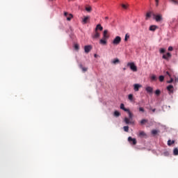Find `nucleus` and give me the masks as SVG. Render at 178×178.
Returning <instances> with one entry per match:
<instances>
[{
  "mask_svg": "<svg viewBox=\"0 0 178 178\" xmlns=\"http://www.w3.org/2000/svg\"><path fill=\"white\" fill-rule=\"evenodd\" d=\"M167 90L170 92H173V86L170 85L167 87Z\"/></svg>",
  "mask_w": 178,
  "mask_h": 178,
  "instance_id": "obj_18",
  "label": "nucleus"
},
{
  "mask_svg": "<svg viewBox=\"0 0 178 178\" xmlns=\"http://www.w3.org/2000/svg\"><path fill=\"white\" fill-rule=\"evenodd\" d=\"M124 131H126L127 133L129 132V126H125L123 127Z\"/></svg>",
  "mask_w": 178,
  "mask_h": 178,
  "instance_id": "obj_35",
  "label": "nucleus"
},
{
  "mask_svg": "<svg viewBox=\"0 0 178 178\" xmlns=\"http://www.w3.org/2000/svg\"><path fill=\"white\" fill-rule=\"evenodd\" d=\"M69 13L67 12H65L64 13V16H65V17H67Z\"/></svg>",
  "mask_w": 178,
  "mask_h": 178,
  "instance_id": "obj_43",
  "label": "nucleus"
},
{
  "mask_svg": "<svg viewBox=\"0 0 178 178\" xmlns=\"http://www.w3.org/2000/svg\"><path fill=\"white\" fill-rule=\"evenodd\" d=\"M109 38V35H108V30H104L103 33V39L108 40Z\"/></svg>",
  "mask_w": 178,
  "mask_h": 178,
  "instance_id": "obj_7",
  "label": "nucleus"
},
{
  "mask_svg": "<svg viewBox=\"0 0 178 178\" xmlns=\"http://www.w3.org/2000/svg\"><path fill=\"white\" fill-rule=\"evenodd\" d=\"M145 90L147 91V92H148L149 94H152V92L154 91V89L151 87V86H147L145 88Z\"/></svg>",
  "mask_w": 178,
  "mask_h": 178,
  "instance_id": "obj_12",
  "label": "nucleus"
},
{
  "mask_svg": "<svg viewBox=\"0 0 178 178\" xmlns=\"http://www.w3.org/2000/svg\"><path fill=\"white\" fill-rule=\"evenodd\" d=\"M156 2V6H158L159 5V0H155Z\"/></svg>",
  "mask_w": 178,
  "mask_h": 178,
  "instance_id": "obj_42",
  "label": "nucleus"
},
{
  "mask_svg": "<svg viewBox=\"0 0 178 178\" xmlns=\"http://www.w3.org/2000/svg\"><path fill=\"white\" fill-rule=\"evenodd\" d=\"M148 122V120L143 119L140 121V124H145V123Z\"/></svg>",
  "mask_w": 178,
  "mask_h": 178,
  "instance_id": "obj_29",
  "label": "nucleus"
},
{
  "mask_svg": "<svg viewBox=\"0 0 178 178\" xmlns=\"http://www.w3.org/2000/svg\"><path fill=\"white\" fill-rule=\"evenodd\" d=\"M160 54H165V49H161Z\"/></svg>",
  "mask_w": 178,
  "mask_h": 178,
  "instance_id": "obj_41",
  "label": "nucleus"
},
{
  "mask_svg": "<svg viewBox=\"0 0 178 178\" xmlns=\"http://www.w3.org/2000/svg\"><path fill=\"white\" fill-rule=\"evenodd\" d=\"M128 99H129V101H133V95L132 94H129L128 95Z\"/></svg>",
  "mask_w": 178,
  "mask_h": 178,
  "instance_id": "obj_33",
  "label": "nucleus"
},
{
  "mask_svg": "<svg viewBox=\"0 0 178 178\" xmlns=\"http://www.w3.org/2000/svg\"><path fill=\"white\" fill-rule=\"evenodd\" d=\"M90 20V16L84 17L82 23L83 24H87Z\"/></svg>",
  "mask_w": 178,
  "mask_h": 178,
  "instance_id": "obj_9",
  "label": "nucleus"
},
{
  "mask_svg": "<svg viewBox=\"0 0 178 178\" xmlns=\"http://www.w3.org/2000/svg\"><path fill=\"white\" fill-rule=\"evenodd\" d=\"M111 63L113 65H118L119 63H120V60H119V58H114L112 61Z\"/></svg>",
  "mask_w": 178,
  "mask_h": 178,
  "instance_id": "obj_13",
  "label": "nucleus"
},
{
  "mask_svg": "<svg viewBox=\"0 0 178 178\" xmlns=\"http://www.w3.org/2000/svg\"><path fill=\"white\" fill-rule=\"evenodd\" d=\"M154 13H151V12H149L146 14V20H148V19H149V17H151V15H153Z\"/></svg>",
  "mask_w": 178,
  "mask_h": 178,
  "instance_id": "obj_21",
  "label": "nucleus"
},
{
  "mask_svg": "<svg viewBox=\"0 0 178 178\" xmlns=\"http://www.w3.org/2000/svg\"><path fill=\"white\" fill-rule=\"evenodd\" d=\"M158 133H159V131L156 130V129H153L152 130V134L153 136H156V134H158Z\"/></svg>",
  "mask_w": 178,
  "mask_h": 178,
  "instance_id": "obj_23",
  "label": "nucleus"
},
{
  "mask_svg": "<svg viewBox=\"0 0 178 178\" xmlns=\"http://www.w3.org/2000/svg\"><path fill=\"white\" fill-rule=\"evenodd\" d=\"M123 70H126V67H124V68H123Z\"/></svg>",
  "mask_w": 178,
  "mask_h": 178,
  "instance_id": "obj_50",
  "label": "nucleus"
},
{
  "mask_svg": "<svg viewBox=\"0 0 178 178\" xmlns=\"http://www.w3.org/2000/svg\"><path fill=\"white\" fill-rule=\"evenodd\" d=\"M95 58H97V54H95Z\"/></svg>",
  "mask_w": 178,
  "mask_h": 178,
  "instance_id": "obj_49",
  "label": "nucleus"
},
{
  "mask_svg": "<svg viewBox=\"0 0 178 178\" xmlns=\"http://www.w3.org/2000/svg\"><path fill=\"white\" fill-rule=\"evenodd\" d=\"M129 38H130V35H129V33H127L125 35L124 41H127V40H129Z\"/></svg>",
  "mask_w": 178,
  "mask_h": 178,
  "instance_id": "obj_34",
  "label": "nucleus"
},
{
  "mask_svg": "<svg viewBox=\"0 0 178 178\" xmlns=\"http://www.w3.org/2000/svg\"><path fill=\"white\" fill-rule=\"evenodd\" d=\"M108 19H109V17H105V19H106V20H108Z\"/></svg>",
  "mask_w": 178,
  "mask_h": 178,
  "instance_id": "obj_48",
  "label": "nucleus"
},
{
  "mask_svg": "<svg viewBox=\"0 0 178 178\" xmlns=\"http://www.w3.org/2000/svg\"><path fill=\"white\" fill-rule=\"evenodd\" d=\"M158 27L156 25H152L149 26V31H155Z\"/></svg>",
  "mask_w": 178,
  "mask_h": 178,
  "instance_id": "obj_15",
  "label": "nucleus"
},
{
  "mask_svg": "<svg viewBox=\"0 0 178 178\" xmlns=\"http://www.w3.org/2000/svg\"><path fill=\"white\" fill-rule=\"evenodd\" d=\"M91 49H92V47H91V45H87L84 47V51L86 54H88Z\"/></svg>",
  "mask_w": 178,
  "mask_h": 178,
  "instance_id": "obj_6",
  "label": "nucleus"
},
{
  "mask_svg": "<svg viewBox=\"0 0 178 178\" xmlns=\"http://www.w3.org/2000/svg\"><path fill=\"white\" fill-rule=\"evenodd\" d=\"M139 112H145V110H144V108L140 107L139 108Z\"/></svg>",
  "mask_w": 178,
  "mask_h": 178,
  "instance_id": "obj_39",
  "label": "nucleus"
},
{
  "mask_svg": "<svg viewBox=\"0 0 178 178\" xmlns=\"http://www.w3.org/2000/svg\"><path fill=\"white\" fill-rule=\"evenodd\" d=\"M49 1H54V0H49Z\"/></svg>",
  "mask_w": 178,
  "mask_h": 178,
  "instance_id": "obj_52",
  "label": "nucleus"
},
{
  "mask_svg": "<svg viewBox=\"0 0 178 178\" xmlns=\"http://www.w3.org/2000/svg\"><path fill=\"white\" fill-rule=\"evenodd\" d=\"M91 10H92V8L91 7H86V12H91Z\"/></svg>",
  "mask_w": 178,
  "mask_h": 178,
  "instance_id": "obj_32",
  "label": "nucleus"
},
{
  "mask_svg": "<svg viewBox=\"0 0 178 178\" xmlns=\"http://www.w3.org/2000/svg\"><path fill=\"white\" fill-rule=\"evenodd\" d=\"M129 113V119H131V120H133V113H131V112H130V110H129V111H127Z\"/></svg>",
  "mask_w": 178,
  "mask_h": 178,
  "instance_id": "obj_28",
  "label": "nucleus"
},
{
  "mask_svg": "<svg viewBox=\"0 0 178 178\" xmlns=\"http://www.w3.org/2000/svg\"><path fill=\"white\" fill-rule=\"evenodd\" d=\"M172 144H175V140H168V145L170 146V145H172Z\"/></svg>",
  "mask_w": 178,
  "mask_h": 178,
  "instance_id": "obj_30",
  "label": "nucleus"
},
{
  "mask_svg": "<svg viewBox=\"0 0 178 178\" xmlns=\"http://www.w3.org/2000/svg\"><path fill=\"white\" fill-rule=\"evenodd\" d=\"M152 16L154 19L156 20V22H162L163 20V18L162 17V15H155L154 13L152 14Z\"/></svg>",
  "mask_w": 178,
  "mask_h": 178,
  "instance_id": "obj_1",
  "label": "nucleus"
},
{
  "mask_svg": "<svg viewBox=\"0 0 178 178\" xmlns=\"http://www.w3.org/2000/svg\"><path fill=\"white\" fill-rule=\"evenodd\" d=\"M155 94H156V95H161V90H156L155 91Z\"/></svg>",
  "mask_w": 178,
  "mask_h": 178,
  "instance_id": "obj_36",
  "label": "nucleus"
},
{
  "mask_svg": "<svg viewBox=\"0 0 178 178\" xmlns=\"http://www.w3.org/2000/svg\"><path fill=\"white\" fill-rule=\"evenodd\" d=\"M101 34L99 32H97V31L95 30V33L92 35V38L96 39V38H99Z\"/></svg>",
  "mask_w": 178,
  "mask_h": 178,
  "instance_id": "obj_5",
  "label": "nucleus"
},
{
  "mask_svg": "<svg viewBox=\"0 0 178 178\" xmlns=\"http://www.w3.org/2000/svg\"><path fill=\"white\" fill-rule=\"evenodd\" d=\"M114 116H115V118H119V116H120V113H119L118 111H115L114 112Z\"/></svg>",
  "mask_w": 178,
  "mask_h": 178,
  "instance_id": "obj_25",
  "label": "nucleus"
},
{
  "mask_svg": "<svg viewBox=\"0 0 178 178\" xmlns=\"http://www.w3.org/2000/svg\"><path fill=\"white\" fill-rule=\"evenodd\" d=\"M127 66L130 67L132 72H137V66H136V64H134V63H128Z\"/></svg>",
  "mask_w": 178,
  "mask_h": 178,
  "instance_id": "obj_3",
  "label": "nucleus"
},
{
  "mask_svg": "<svg viewBox=\"0 0 178 178\" xmlns=\"http://www.w3.org/2000/svg\"><path fill=\"white\" fill-rule=\"evenodd\" d=\"M152 112H155V111H156V109L153 108V109H152Z\"/></svg>",
  "mask_w": 178,
  "mask_h": 178,
  "instance_id": "obj_47",
  "label": "nucleus"
},
{
  "mask_svg": "<svg viewBox=\"0 0 178 178\" xmlns=\"http://www.w3.org/2000/svg\"><path fill=\"white\" fill-rule=\"evenodd\" d=\"M106 39H101L99 41V44H101L102 45H106Z\"/></svg>",
  "mask_w": 178,
  "mask_h": 178,
  "instance_id": "obj_16",
  "label": "nucleus"
},
{
  "mask_svg": "<svg viewBox=\"0 0 178 178\" xmlns=\"http://www.w3.org/2000/svg\"><path fill=\"white\" fill-rule=\"evenodd\" d=\"M79 44H74V49H76V51H79Z\"/></svg>",
  "mask_w": 178,
  "mask_h": 178,
  "instance_id": "obj_37",
  "label": "nucleus"
},
{
  "mask_svg": "<svg viewBox=\"0 0 178 178\" xmlns=\"http://www.w3.org/2000/svg\"><path fill=\"white\" fill-rule=\"evenodd\" d=\"M165 74L169 76V77H171L172 76L170 75V73H169V72H166Z\"/></svg>",
  "mask_w": 178,
  "mask_h": 178,
  "instance_id": "obj_44",
  "label": "nucleus"
},
{
  "mask_svg": "<svg viewBox=\"0 0 178 178\" xmlns=\"http://www.w3.org/2000/svg\"><path fill=\"white\" fill-rule=\"evenodd\" d=\"M173 155H175V156L178 155V149H177V147L174 149V150H173Z\"/></svg>",
  "mask_w": 178,
  "mask_h": 178,
  "instance_id": "obj_26",
  "label": "nucleus"
},
{
  "mask_svg": "<svg viewBox=\"0 0 178 178\" xmlns=\"http://www.w3.org/2000/svg\"><path fill=\"white\" fill-rule=\"evenodd\" d=\"M124 120L126 124H130L133 123V122L130 121V119H129L128 118H125Z\"/></svg>",
  "mask_w": 178,
  "mask_h": 178,
  "instance_id": "obj_17",
  "label": "nucleus"
},
{
  "mask_svg": "<svg viewBox=\"0 0 178 178\" xmlns=\"http://www.w3.org/2000/svg\"><path fill=\"white\" fill-rule=\"evenodd\" d=\"M168 51H173V47H168Z\"/></svg>",
  "mask_w": 178,
  "mask_h": 178,
  "instance_id": "obj_45",
  "label": "nucleus"
},
{
  "mask_svg": "<svg viewBox=\"0 0 178 178\" xmlns=\"http://www.w3.org/2000/svg\"><path fill=\"white\" fill-rule=\"evenodd\" d=\"M128 141L130 143V144H132L133 145H136L137 144V140L136 138H131V136H129L128 138Z\"/></svg>",
  "mask_w": 178,
  "mask_h": 178,
  "instance_id": "obj_4",
  "label": "nucleus"
},
{
  "mask_svg": "<svg viewBox=\"0 0 178 178\" xmlns=\"http://www.w3.org/2000/svg\"><path fill=\"white\" fill-rule=\"evenodd\" d=\"M150 79H151L152 81H156V80H157L156 76H155V74H152L150 76Z\"/></svg>",
  "mask_w": 178,
  "mask_h": 178,
  "instance_id": "obj_22",
  "label": "nucleus"
},
{
  "mask_svg": "<svg viewBox=\"0 0 178 178\" xmlns=\"http://www.w3.org/2000/svg\"><path fill=\"white\" fill-rule=\"evenodd\" d=\"M72 18H73V15L69 14L68 16L67 17V20L68 22H70Z\"/></svg>",
  "mask_w": 178,
  "mask_h": 178,
  "instance_id": "obj_24",
  "label": "nucleus"
},
{
  "mask_svg": "<svg viewBox=\"0 0 178 178\" xmlns=\"http://www.w3.org/2000/svg\"><path fill=\"white\" fill-rule=\"evenodd\" d=\"M96 31H98V30H99L100 31H102V30H104V27H102V26H101V24H97L96 26V28L95 29Z\"/></svg>",
  "mask_w": 178,
  "mask_h": 178,
  "instance_id": "obj_14",
  "label": "nucleus"
},
{
  "mask_svg": "<svg viewBox=\"0 0 178 178\" xmlns=\"http://www.w3.org/2000/svg\"><path fill=\"white\" fill-rule=\"evenodd\" d=\"M170 1L173 3L174 5L178 6V0H170Z\"/></svg>",
  "mask_w": 178,
  "mask_h": 178,
  "instance_id": "obj_27",
  "label": "nucleus"
},
{
  "mask_svg": "<svg viewBox=\"0 0 178 178\" xmlns=\"http://www.w3.org/2000/svg\"><path fill=\"white\" fill-rule=\"evenodd\" d=\"M159 81H161L162 83V81H163L165 80V76H163V75H161L159 77Z\"/></svg>",
  "mask_w": 178,
  "mask_h": 178,
  "instance_id": "obj_31",
  "label": "nucleus"
},
{
  "mask_svg": "<svg viewBox=\"0 0 178 178\" xmlns=\"http://www.w3.org/2000/svg\"><path fill=\"white\" fill-rule=\"evenodd\" d=\"M120 109H122V111H124V112H129V109L124 108V104H120Z\"/></svg>",
  "mask_w": 178,
  "mask_h": 178,
  "instance_id": "obj_19",
  "label": "nucleus"
},
{
  "mask_svg": "<svg viewBox=\"0 0 178 178\" xmlns=\"http://www.w3.org/2000/svg\"><path fill=\"white\" fill-rule=\"evenodd\" d=\"M94 2H97V0H94Z\"/></svg>",
  "mask_w": 178,
  "mask_h": 178,
  "instance_id": "obj_51",
  "label": "nucleus"
},
{
  "mask_svg": "<svg viewBox=\"0 0 178 178\" xmlns=\"http://www.w3.org/2000/svg\"><path fill=\"white\" fill-rule=\"evenodd\" d=\"M134 91H138L141 87V85L138 84V83H136L134 85Z\"/></svg>",
  "mask_w": 178,
  "mask_h": 178,
  "instance_id": "obj_11",
  "label": "nucleus"
},
{
  "mask_svg": "<svg viewBox=\"0 0 178 178\" xmlns=\"http://www.w3.org/2000/svg\"><path fill=\"white\" fill-rule=\"evenodd\" d=\"M172 56V54L170 53H167L166 54H164L163 56V59H165V60H168L169 58Z\"/></svg>",
  "mask_w": 178,
  "mask_h": 178,
  "instance_id": "obj_10",
  "label": "nucleus"
},
{
  "mask_svg": "<svg viewBox=\"0 0 178 178\" xmlns=\"http://www.w3.org/2000/svg\"><path fill=\"white\" fill-rule=\"evenodd\" d=\"M79 67H80V69H82V71L83 72H87V70H88V68H87V67H83V65H79Z\"/></svg>",
  "mask_w": 178,
  "mask_h": 178,
  "instance_id": "obj_20",
  "label": "nucleus"
},
{
  "mask_svg": "<svg viewBox=\"0 0 178 178\" xmlns=\"http://www.w3.org/2000/svg\"><path fill=\"white\" fill-rule=\"evenodd\" d=\"M175 82L178 83V78H175Z\"/></svg>",
  "mask_w": 178,
  "mask_h": 178,
  "instance_id": "obj_46",
  "label": "nucleus"
},
{
  "mask_svg": "<svg viewBox=\"0 0 178 178\" xmlns=\"http://www.w3.org/2000/svg\"><path fill=\"white\" fill-rule=\"evenodd\" d=\"M122 42V38L120 36H116L113 40V45H119Z\"/></svg>",
  "mask_w": 178,
  "mask_h": 178,
  "instance_id": "obj_2",
  "label": "nucleus"
},
{
  "mask_svg": "<svg viewBox=\"0 0 178 178\" xmlns=\"http://www.w3.org/2000/svg\"><path fill=\"white\" fill-rule=\"evenodd\" d=\"M170 80L167 81V83H168L169 84H170V83H173V79L172 76H170Z\"/></svg>",
  "mask_w": 178,
  "mask_h": 178,
  "instance_id": "obj_40",
  "label": "nucleus"
},
{
  "mask_svg": "<svg viewBox=\"0 0 178 178\" xmlns=\"http://www.w3.org/2000/svg\"><path fill=\"white\" fill-rule=\"evenodd\" d=\"M138 137H140L141 138H143V137L144 138H147V134L145 132H144L143 131H140L139 134H138Z\"/></svg>",
  "mask_w": 178,
  "mask_h": 178,
  "instance_id": "obj_8",
  "label": "nucleus"
},
{
  "mask_svg": "<svg viewBox=\"0 0 178 178\" xmlns=\"http://www.w3.org/2000/svg\"><path fill=\"white\" fill-rule=\"evenodd\" d=\"M121 6L122 8H123V9H127V7H128V6L125 4H122Z\"/></svg>",
  "mask_w": 178,
  "mask_h": 178,
  "instance_id": "obj_38",
  "label": "nucleus"
}]
</instances>
